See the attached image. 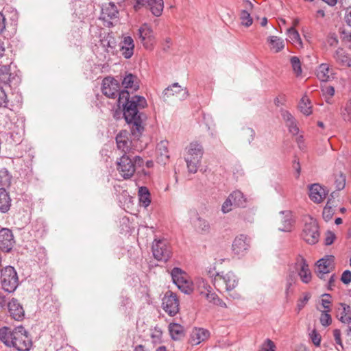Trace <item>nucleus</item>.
I'll use <instances>...</instances> for the list:
<instances>
[{
    "label": "nucleus",
    "instance_id": "f257e3e1",
    "mask_svg": "<svg viewBox=\"0 0 351 351\" xmlns=\"http://www.w3.org/2000/svg\"><path fill=\"white\" fill-rule=\"evenodd\" d=\"M102 93L109 98L117 99V106L123 108V114L126 122L132 125V133H141L144 130L143 121L145 116L139 109L147 106L144 97L134 95L130 97L128 90H120L119 82L113 77H105L102 82Z\"/></svg>",
    "mask_w": 351,
    "mask_h": 351
},
{
    "label": "nucleus",
    "instance_id": "f03ea898",
    "mask_svg": "<svg viewBox=\"0 0 351 351\" xmlns=\"http://www.w3.org/2000/svg\"><path fill=\"white\" fill-rule=\"evenodd\" d=\"M0 340L19 351H29L32 346V339L22 326L15 327L12 331L8 327L0 328Z\"/></svg>",
    "mask_w": 351,
    "mask_h": 351
},
{
    "label": "nucleus",
    "instance_id": "7ed1b4c3",
    "mask_svg": "<svg viewBox=\"0 0 351 351\" xmlns=\"http://www.w3.org/2000/svg\"><path fill=\"white\" fill-rule=\"evenodd\" d=\"M117 164L119 174L124 179H128L134 175L136 167L143 165V160L138 156L123 154Z\"/></svg>",
    "mask_w": 351,
    "mask_h": 351
},
{
    "label": "nucleus",
    "instance_id": "20e7f679",
    "mask_svg": "<svg viewBox=\"0 0 351 351\" xmlns=\"http://www.w3.org/2000/svg\"><path fill=\"white\" fill-rule=\"evenodd\" d=\"M203 154V147L197 142H192L185 148L184 160L190 173L197 171Z\"/></svg>",
    "mask_w": 351,
    "mask_h": 351
},
{
    "label": "nucleus",
    "instance_id": "39448f33",
    "mask_svg": "<svg viewBox=\"0 0 351 351\" xmlns=\"http://www.w3.org/2000/svg\"><path fill=\"white\" fill-rule=\"evenodd\" d=\"M213 283L217 290L224 288L226 291L230 292L237 287L239 278L231 271H222L216 274Z\"/></svg>",
    "mask_w": 351,
    "mask_h": 351
},
{
    "label": "nucleus",
    "instance_id": "423d86ee",
    "mask_svg": "<svg viewBox=\"0 0 351 351\" xmlns=\"http://www.w3.org/2000/svg\"><path fill=\"white\" fill-rule=\"evenodd\" d=\"M173 282L179 290L185 294H190L193 291V284L187 274L179 267H174L171 271Z\"/></svg>",
    "mask_w": 351,
    "mask_h": 351
},
{
    "label": "nucleus",
    "instance_id": "0eeeda50",
    "mask_svg": "<svg viewBox=\"0 0 351 351\" xmlns=\"http://www.w3.org/2000/svg\"><path fill=\"white\" fill-rule=\"evenodd\" d=\"M1 285L2 289L8 292H14L19 286V278L14 268L8 266L1 271Z\"/></svg>",
    "mask_w": 351,
    "mask_h": 351
},
{
    "label": "nucleus",
    "instance_id": "6e6552de",
    "mask_svg": "<svg viewBox=\"0 0 351 351\" xmlns=\"http://www.w3.org/2000/svg\"><path fill=\"white\" fill-rule=\"evenodd\" d=\"M302 238L308 244L313 245L319 239V227L316 220L312 217L306 219L302 232Z\"/></svg>",
    "mask_w": 351,
    "mask_h": 351
},
{
    "label": "nucleus",
    "instance_id": "1a4fd4ad",
    "mask_svg": "<svg viewBox=\"0 0 351 351\" xmlns=\"http://www.w3.org/2000/svg\"><path fill=\"white\" fill-rule=\"evenodd\" d=\"M152 248L153 255L158 261H167L171 256V250L166 239H154Z\"/></svg>",
    "mask_w": 351,
    "mask_h": 351
},
{
    "label": "nucleus",
    "instance_id": "9d476101",
    "mask_svg": "<svg viewBox=\"0 0 351 351\" xmlns=\"http://www.w3.org/2000/svg\"><path fill=\"white\" fill-rule=\"evenodd\" d=\"M162 305L164 311L170 316H175L179 311V300L171 291H167L165 293Z\"/></svg>",
    "mask_w": 351,
    "mask_h": 351
},
{
    "label": "nucleus",
    "instance_id": "9b49d317",
    "mask_svg": "<svg viewBox=\"0 0 351 351\" xmlns=\"http://www.w3.org/2000/svg\"><path fill=\"white\" fill-rule=\"evenodd\" d=\"M250 247V239L245 234H239L235 237L232 245L234 254L243 256Z\"/></svg>",
    "mask_w": 351,
    "mask_h": 351
},
{
    "label": "nucleus",
    "instance_id": "f8f14e48",
    "mask_svg": "<svg viewBox=\"0 0 351 351\" xmlns=\"http://www.w3.org/2000/svg\"><path fill=\"white\" fill-rule=\"evenodd\" d=\"M335 257L332 255L325 256L317 262V275L323 279L325 274H329L334 269Z\"/></svg>",
    "mask_w": 351,
    "mask_h": 351
},
{
    "label": "nucleus",
    "instance_id": "ddd939ff",
    "mask_svg": "<svg viewBox=\"0 0 351 351\" xmlns=\"http://www.w3.org/2000/svg\"><path fill=\"white\" fill-rule=\"evenodd\" d=\"M295 269L302 282L307 284L311 280L312 275L309 266L303 257L300 256L297 258Z\"/></svg>",
    "mask_w": 351,
    "mask_h": 351
},
{
    "label": "nucleus",
    "instance_id": "4468645a",
    "mask_svg": "<svg viewBox=\"0 0 351 351\" xmlns=\"http://www.w3.org/2000/svg\"><path fill=\"white\" fill-rule=\"evenodd\" d=\"M117 43L114 38L108 34L100 40L99 47L106 53L104 60L109 61L111 56L114 54Z\"/></svg>",
    "mask_w": 351,
    "mask_h": 351
},
{
    "label": "nucleus",
    "instance_id": "2eb2a0df",
    "mask_svg": "<svg viewBox=\"0 0 351 351\" xmlns=\"http://www.w3.org/2000/svg\"><path fill=\"white\" fill-rule=\"evenodd\" d=\"M138 37L143 45L146 49H149L153 45L154 36L151 27L147 24H143L138 29Z\"/></svg>",
    "mask_w": 351,
    "mask_h": 351
},
{
    "label": "nucleus",
    "instance_id": "dca6fc26",
    "mask_svg": "<svg viewBox=\"0 0 351 351\" xmlns=\"http://www.w3.org/2000/svg\"><path fill=\"white\" fill-rule=\"evenodd\" d=\"M15 241L12 231L7 228L0 230V249L4 252H10Z\"/></svg>",
    "mask_w": 351,
    "mask_h": 351
},
{
    "label": "nucleus",
    "instance_id": "f3484780",
    "mask_svg": "<svg viewBox=\"0 0 351 351\" xmlns=\"http://www.w3.org/2000/svg\"><path fill=\"white\" fill-rule=\"evenodd\" d=\"M118 14L119 12L116 5L112 2H110L102 6L100 18L107 22L108 26H110L112 24L110 21L117 19Z\"/></svg>",
    "mask_w": 351,
    "mask_h": 351
},
{
    "label": "nucleus",
    "instance_id": "a211bd4d",
    "mask_svg": "<svg viewBox=\"0 0 351 351\" xmlns=\"http://www.w3.org/2000/svg\"><path fill=\"white\" fill-rule=\"evenodd\" d=\"M195 216V220L191 219V223L198 233L201 234H208L210 232L211 227L209 221L204 218L201 217L196 211H191Z\"/></svg>",
    "mask_w": 351,
    "mask_h": 351
},
{
    "label": "nucleus",
    "instance_id": "6ab92c4d",
    "mask_svg": "<svg viewBox=\"0 0 351 351\" xmlns=\"http://www.w3.org/2000/svg\"><path fill=\"white\" fill-rule=\"evenodd\" d=\"M116 143L118 149L121 151L123 154L133 155L132 141L127 136L125 132H121L117 134Z\"/></svg>",
    "mask_w": 351,
    "mask_h": 351
},
{
    "label": "nucleus",
    "instance_id": "aec40b11",
    "mask_svg": "<svg viewBox=\"0 0 351 351\" xmlns=\"http://www.w3.org/2000/svg\"><path fill=\"white\" fill-rule=\"evenodd\" d=\"M309 197L315 202H322L326 197L327 192L319 184H313L308 186Z\"/></svg>",
    "mask_w": 351,
    "mask_h": 351
},
{
    "label": "nucleus",
    "instance_id": "412c9836",
    "mask_svg": "<svg viewBox=\"0 0 351 351\" xmlns=\"http://www.w3.org/2000/svg\"><path fill=\"white\" fill-rule=\"evenodd\" d=\"M317 77L322 82H328L335 77L332 69L327 63H322L315 71Z\"/></svg>",
    "mask_w": 351,
    "mask_h": 351
},
{
    "label": "nucleus",
    "instance_id": "4be33fe9",
    "mask_svg": "<svg viewBox=\"0 0 351 351\" xmlns=\"http://www.w3.org/2000/svg\"><path fill=\"white\" fill-rule=\"evenodd\" d=\"M332 57L339 66L346 68L351 67V56L344 49L341 47L337 49Z\"/></svg>",
    "mask_w": 351,
    "mask_h": 351
},
{
    "label": "nucleus",
    "instance_id": "5701e85b",
    "mask_svg": "<svg viewBox=\"0 0 351 351\" xmlns=\"http://www.w3.org/2000/svg\"><path fill=\"white\" fill-rule=\"evenodd\" d=\"M210 336V332L203 328H194L191 333L190 341L193 345H198L206 341Z\"/></svg>",
    "mask_w": 351,
    "mask_h": 351
},
{
    "label": "nucleus",
    "instance_id": "b1692460",
    "mask_svg": "<svg viewBox=\"0 0 351 351\" xmlns=\"http://www.w3.org/2000/svg\"><path fill=\"white\" fill-rule=\"evenodd\" d=\"M8 308L11 317L15 320H21L25 315L23 306L18 300L13 298L8 303Z\"/></svg>",
    "mask_w": 351,
    "mask_h": 351
},
{
    "label": "nucleus",
    "instance_id": "393cba45",
    "mask_svg": "<svg viewBox=\"0 0 351 351\" xmlns=\"http://www.w3.org/2000/svg\"><path fill=\"white\" fill-rule=\"evenodd\" d=\"M168 145L167 141H161L157 145L156 160L160 164H165L169 158Z\"/></svg>",
    "mask_w": 351,
    "mask_h": 351
},
{
    "label": "nucleus",
    "instance_id": "a878e982",
    "mask_svg": "<svg viewBox=\"0 0 351 351\" xmlns=\"http://www.w3.org/2000/svg\"><path fill=\"white\" fill-rule=\"evenodd\" d=\"M134 44L131 36H125L121 43L120 51L123 56L126 58H130L134 54Z\"/></svg>",
    "mask_w": 351,
    "mask_h": 351
},
{
    "label": "nucleus",
    "instance_id": "bb28decb",
    "mask_svg": "<svg viewBox=\"0 0 351 351\" xmlns=\"http://www.w3.org/2000/svg\"><path fill=\"white\" fill-rule=\"evenodd\" d=\"M181 93L180 100H184L189 97V91L186 88H182L178 83H174L171 86L167 87L163 91L165 96L167 97Z\"/></svg>",
    "mask_w": 351,
    "mask_h": 351
},
{
    "label": "nucleus",
    "instance_id": "cd10ccee",
    "mask_svg": "<svg viewBox=\"0 0 351 351\" xmlns=\"http://www.w3.org/2000/svg\"><path fill=\"white\" fill-rule=\"evenodd\" d=\"M147 5L152 13L156 16H160L164 9L163 0H145L144 5Z\"/></svg>",
    "mask_w": 351,
    "mask_h": 351
},
{
    "label": "nucleus",
    "instance_id": "c85d7f7f",
    "mask_svg": "<svg viewBox=\"0 0 351 351\" xmlns=\"http://www.w3.org/2000/svg\"><path fill=\"white\" fill-rule=\"evenodd\" d=\"M12 199L8 192L4 188L0 189V212L7 213L11 207Z\"/></svg>",
    "mask_w": 351,
    "mask_h": 351
},
{
    "label": "nucleus",
    "instance_id": "c756f323",
    "mask_svg": "<svg viewBox=\"0 0 351 351\" xmlns=\"http://www.w3.org/2000/svg\"><path fill=\"white\" fill-rule=\"evenodd\" d=\"M122 85L125 88H130L136 91L139 88V81L136 75L128 73L123 77Z\"/></svg>",
    "mask_w": 351,
    "mask_h": 351
},
{
    "label": "nucleus",
    "instance_id": "7c9ffc66",
    "mask_svg": "<svg viewBox=\"0 0 351 351\" xmlns=\"http://www.w3.org/2000/svg\"><path fill=\"white\" fill-rule=\"evenodd\" d=\"M282 226L278 228L282 232H290L293 224L292 213L289 210L280 212Z\"/></svg>",
    "mask_w": 351,
    "mask_h": 351
},
{
    "label": "nucleus",
    "instance_id": "2f4dec72",
    "mask_svg": "<svg viewBox=\"0 0 351 351\" xmlns=\"http://www.w3.org/2000/svg\"><path fill=\"white\" fill-rule=\"evenodd\" d=\"M267 42L271 51L274 53L280 52L285 48V42L283 39L280 37L270 36L267 38Z\"/></svg>",
    "mask_w": 351,
    "mask_h": 351
},
{
    "label": "nucleus",
    "instance_id": "473e14b6",
    "mask_svg": "<svg viewBox=\"0 0 351 351\" xmlns=\"http://www.w3.org/2000/svg\"><path fill=\"white\" fill-rule=\"evenodd\" d=\"M287 40L298 47H302V42L298 32L291 27L287 30Z\"/></svg>",
    "mask_w": 351,
    "mask_h": 351
},
{
    "label": "nucleus",
    "instance_id": "72a5a7b5",
    "mask_svg": "<svg viewBox=\"0 0 351 351\" xmlns=\"http://www.w3.org/2000/svg\"><path fill=\"white\" fill-rule=\"evenodd\" d=\"M169 330L172 339L177 341L183 336V327L178 324L171 323L169 325Z\"/></svg>",
    "mask_w": 351,
    "mask_h": 351
},
{
    "label": "nucleus",
    "instance_id": "f704fd0d",
    "mask_svg": "<svg viewBox=\"0 0 351 351\" xmlns=\"http://www.w3.org/2000/svg\"><path fill=\"white\" fill-rule=\"evenodd\" d=\"M150 193L148 189L145 186H141L138 189L139 202L145 208L147 207L150 202Z\"/></svg>",
    "mask_w": 351,
    "mask_h": 351
},
{
    "label": "nucleus",
    "instance_id": "c9c22d12",
    "mask_svg": "<svg viewBox=\"0 0 351 351\" xmlns=\"http://www.w3.org/2000/svg\"><path fill=\"white\" fill-rule=\"evenodd\" d=\"M341 313L340 314L339 320L343 324H350L351 321V308L349 305L341 303Z\"/></svg>",
    "mask_w": 351,
    "mask_h": 351
},
{
    "label": "nucleus",
    "instance_id": "e433bc0d",
    "mask_svg": "<svg viewBox=\"0 0 351 351\" xmlns=\"http://www.w3.org/2000/svg\"><path fill=\"white\" fill-rule=\"evenodd\" d=\"M232 201L234 203V206L244 207L245 205L246 199L243 196V194L240 191H233L230 194Z\"/></svg>",
    "mask_w": 351,
    "mask_h": 351
},
{
    "label": "nucleus",
    "instance_id": "4c0bfd02",
    "mask_svg": "<svg viewBox=\"0 0 351 351\" xmlns=\"http://www.w3.org/2000/svg\"><path fill=\"white\" fill-rule=\"evenodd\" d=\"M311 108L309 99L306 96L302 97L299 103V108L301 112L308 116L312 112Z\"/></svg>",
    "mask_w": 351,
    "mask_h": 351
},
{
    "label": "nucleus",
    "instance_id": "58836bf2",
    "mask_svg": "<svg viewBox=\"0 0 351 351\" xmlns=\"http://www.w3.org/2000/svg\"><path fill=\"white\" fill-rule=\"evenodd\" d=\"M12 176L5 168L0 169V184L5 187L9 186L11 184Z\"/></svg>",
    "mask_w": 351,
    "mask_h": 351
},
{
    "label": "nucleus",
    "instance_id": "ea45409f",
    "mask_svg": "<svg viewBox=\"0 0 351 351\" xmlns=\"http://www.w3.org/2000/svg\"><path fill=\"white\" fill-rule=\"evenodd\" d=\"M10 67L4 65L0 67V83L8 84L10 82Z\"/></svg>",
    "mask_w": 351,
    "mask_h": 351
},
{
    "label": "nucleus",
    "instance_id": "a19ab883",
    "mask_svg": "<svg viewBox=\"0 0 351 351\" xmlns=\"http://www.w3.org/2000/svg\"><path fill=\"white\" fill-rule=\"evenodd\" d=\"M197 287L200 292L201 295H204L208 291H210L212 287L204 278H198L196 281Z\"/></svg>",
    "mask_w": 351,
    "mask_h": 351
},
{
    "label": "nucleus",
    "instance_id": "79ce46f5",
    "mask_svg": "<svg viewBox=\"0 0 351 351\" xmlns=\"http://www.w3.org/2000/svg\"><path fill=\"white\" fill-rule=\"evenodd\" d=\"M150 336L154 344H159L162 342V332L160 328L155 327L152 329Z\"/></svg>",
    "mask_w": 351,
    "mask_h": 351
},
{
    "label": "nucleus",
    "instance_id": "37998d69",
    "mask_svg": "<svg viewBox=\"0 0 351 351\" xmlns=\"http://www.w3.org/2000/svg\"><path fill=\"white\" fill-rule=\"evenodd\" d=\"M240 19L243 25L250 27L253 22L252 18L247 10H243L241 12Z\"/></svg>",
    "mask_w": 351,
    "mask_h": 351
},
{
    "label": "nucleus",
    "instance_id": "c03bdc74",
    "mask_svg": "<svg viewBox=\"0 0 351 351\" xmlns=\"http://www.w3.org/2000/svg\"><path fill=\"white\" fill-rule=\"evenodd\" d=\"M328 310H324L321 312L319 321L323 326H328L332 323V318Z\"/></svg>",
    "mask_w": 351,
    "mask_h": 351
},
{
    "label": "nucleus",
    "instance_id": "a18cd8bd",
    "mask_svg": "<svg viewBox=\"0 0 351 351\" xmlns=\"http://www.w3.org/2000/svg\"><path fill=\"white\" fill-rule=\"evenodd\" d=\"M290 61L294 73L296 75H300L302 73V68L299 58L296 56H293L291 58Z\"/></svg>",
    "mask_w": 351,
    "mask_h": 351
},
{
    "label": "nucleus",
    "instance_id": "49530a36",
    "mask_svg": "<svg viewBox=\"0 0 351 351\" xmlns=\"http://www.w3.org/2000/svg\"><path fill=\"white\" fill-rule=\"evenodd\" d=\"M335 184L336 189L338 191L344 189L346 186V176L343 173H340L338 176H336Z\"/></svg>",
    "mask_w": 351,
    "mask_h": 351
},
{
    "label": "nucleus",
    "instance_id": "de8ad7c7",
    "mask_svg": "<svg viewBox=\"0 0 351 351\" xmlns=\"http://www.w3.org/2000/svg\"><path fill=\"white\" fill-rule=\"evenodd\" d=\"M296 276L294 272H290L286 278V288L285 292L288 294L291 287L295 283Z\"/></svg>",
    "mask_w": 351,
    "mask_h": 351
},
{
    "label": "nucleus",
    "instance_id": "09e8293b",
    "mask_svg": "<svg viewBox=\"0 0 351 351\" xmlns=\"http://www.w3.org/2000/svg\"><path fill=\"white\" fill-rule=\"evenodd\" d=\"M258 351H276V346L271 339H267Z\"/></svg>",
    "mask_w": 351,
    "mask_h": 351
},
{
    "label": "nucleus",
    "instance_id": "8fccbe9b",
    "mask_svg": "<svg viewBox=\"0 0 351 351\" xmlns=\"http://www.w3.org/2000/svg\"><path fill=\"white\" fill-rule=\"evenodd\" d=\"M334 215V209L328 205H326L323 210L322 215L323 218L326 221H330Z\"/></svg>",
    "mask_w": 351,
    "mask_h": 351
},
{
    "label": "nucleus",
    "instance_id": "3c124183",
    "mask_svg": "<svg viewBox=\"0 0 351 351\" xmlns=\"http://www.w3.org/2000/svg\"><path fill=\"white\" fill-rule=\"evenodd\" d=\"M341 116L344 121H351V102L346 105L341 112Z\"/></svg>",
    "mask_w": 351,
    "mask_h": 351
},
{
    "label": "nucleus",
    "instance_id": "603ef678",
    "mask_svg": "<svg viewBox=\"0 0 351 351\" xmlns=\"http://www.w3.org/2000/svg\"><path fill=\"white\" fill-rule=\"evenodd\" d=\"M323 95L326 99V102L330 103V99L335 95V88L332 86H328L322 89Z\"/></svg>",
    "mask_w": 351,
    "mask_h": 351
},
{
    "label": "nucleus",
    "instance_id": "864d4df0",
    "mask_svg": "<svg viewBox=\"0 0 351 351\" xmlns=\"http://www.w3.org/2000/svg\"><path fill=\"white\" fill-rule=\"evenodd\" d=\"M310 298H311L310 294L306 293H305L303 298H300L298 300V304H297L298 313H299L305 306V305L309 300Z\"/></svg>",
    "mask_w": 351,
    "mask_h": 351
},
{
    "label": "nucleus",
    "instance_id": "5fc2aeb1",
    "mask_svg": "<svg viewBox=\"0 0 351 351\" xmlns=\"http://www.w3.org/2000/svg\"><path fill=\"white\" fill-rule=\"evenodd\" d=\"M234 206V203L232 201V198L229 195L226 200L223 202L221 206V210L223 213H227L232 210V207Z\"/></svg>",
    "mask_w": 351,
    "mask_h": 351
},
{
    "label": "nucleus",
    "instance_id": "6e6d98bb",
    "mask_svg": "<svg viewBox=\"0 0 351 351\" xmlns=\"http://www.w3.org/2000/svg\"><path fill=\"white\" fill-rule=\"evenodd\" d=\"M310 338L311 339L312 342L313 344L316 346H319L321 343V336L317 332L316 330H313L310 334Z\"/></svg>",
    "mask_w": 351,
    "mask_h": 351
},
{
    "label": "nucleus",
    "instance_id": "4d7b16f0",
    "mask_svg": "<svg viewBox=\"0 0 351 351\" xmlns=\"http://www.w3.org/2000/svg\"><path fill=\"white\" fill-rule=\"evenodd\" d=\"M9 100L3 88L0 87V107L7 108Z\"/></svg>",
    "mask_w": 351,
    "mask_h": 351
},
{
    "label": "nucleus",
    "instance_id": "13d9d810",
    "mask_svg": "<svg viewBox=\"0 0 351 351\" xmlns=\"http://www.w3.org/2000/svg\"><path fill=\"white\" fill-rule=\"evenodd\" d=\"M208 291V292H206L204 295L209 302H212L215 304L216 302L219 301L218 295L215 293L213 292L212 289Z\"/></svg>",
    "mask_w": 351,
    "mask_h": 351
},
{
    "label": "nucleus",
    "instance_id": "bf43d9fd",
    "mask_svg": "<svg viewBox=\"0 0 351 351\" xmlns=\"http://www.w3.org/2000/svg\"><path fill=\"white\" fill-rule=\"evenodd\" d=\"M286 125L288 127L289 132L293 135H296L298 134L299 128L297 126L295 119L287 123Z\"/></svg>",
    "mask_w": 351,
    "mask_h": 351
},
{
    "label": "nucleus",
    "instance_id": "052dcab7",
    "mask_svg": "<svg viewBox=\"0 0 351 351\" xmlns=\"http://www.w3.org/2000/svg\"><path fill=\"white\" fill-rule=\"evenodd\" d=\"M280 114L286 124L295 120V118L293 117V115L286 110H282L280 111Z\"/></svg>",
    "mask_w": 351,
    "mask_h": 351
},
{
    "label": "nucleus",
    "instance_id": "680f3d73",
    "mask_svg": "<svg viewBox=\"0 0 351 351\" xmlns=\"http://www.w3.org/2000/svg\"><path fill=\"white\" fill-rule=\"evenodd\" d=\"M341 280L343 283L348 285L351 282V271L350 270H346L343 272Z\"/></svg>",
    "mask_w": 351,
    "mask_h": 351
},
{
    "label": "nucleus",
    "instance_id": "e2e57ef3",
    "mask_svg": "<svg viewBox=\"0 0 351 351\" xmlns=\"http://www.w3.org/2000/svg\"><path fill=\"white\" fill-rule=\"evenodd\" d=\"M333 335L336 343L337 345L342 346V341L341 339V330L339 329H335L333 330Z\"/></svg>",
    "mask_w": 351,
    "mask_h": 351
},
{
    "label": "nucleus",
    "instance_id": "0e129e2a",
    "mask_svg": "<svg viewBox=\"0 0 351 351\" xmlns=\"http://www.w3.org/2000/svg\"><path fill=\"white\" fill-rule=\"evenodd\" d=\"M335 239V234L332 233V232H328L325 238V241H324L325 244L326 245H331L334 242Z\"/></svg>",
    "mask_w": 351,
    "mask_h": 351
},
{
    "label": "nucleus",
    "instance_id": "69168bd1",
    "mask_svg": "<svg viewBox=\"0 0 351 351\" xmlns=\"http://www.w3.org/2000/svg\"><path fill=\"white\" fill-rule=\"evenodd\" d=\"M243 130L245 135H248L250 136V138L247 139V141L249 143H251V141H253L254 137L255 136L254 130L250 128H245Z\"/></svg>",
    "mask_w": 351,
    "mask_h": 351
},
{
    "label": "nucleus",
    "instance_id": "338daca9",
    "mask_svg": "<svg viewBox=\"0 0 351 351\" xmlns=\"http://www.w3.org/2000/svg\"><path fill=\"white\" fill-rule=\"evenodd\" d=\"M171 44V39L170 38H166L162 43L163 51H167L170 49Z\"/></svg>",
    "mask_w": 351,
    "mask_h": 351
},
{
    "label": "nucleus",
    "instance_id": "774afa93",
    "mask_svg": "<svg viewBox=\"0 0 351 351\" xmlns=\"http://www.w3.org/2000/svg\"><path fill=\"white\" fill-rule=\"evenodd\" d=\"M345 19L347 24L351 27V8L346 11Z\"/></svg>",
    "mask_w": 351,
    "mask_h": 351
}]
</instances>
